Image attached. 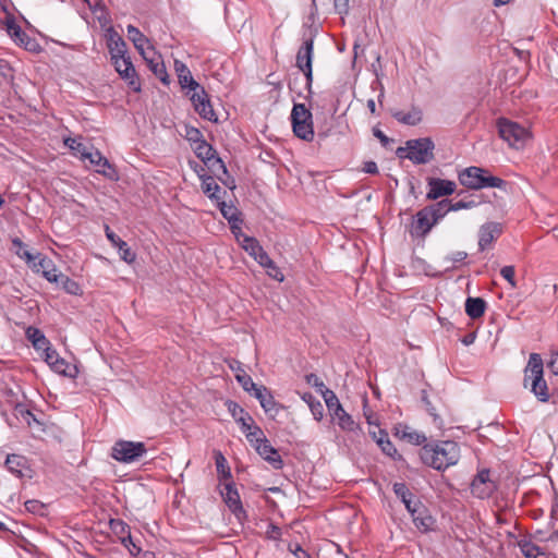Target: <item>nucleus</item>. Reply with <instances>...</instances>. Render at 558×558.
Returning <instances> with one entry per match:
<instances>
[{"label": "nucleus", "instance_id": "nucleus-7", "mask_svg": "<svg viewBox=\"0 0 558 558\" xmlns=\"http://www.w3.org/2000/svg\"><path fill=\"white\" fill-rule=\"evenodd\" d=\"M17 255L25 259L35 272L41 274L49 282H59L60 274L58 272L53 262L46 255H43L41 253L33 254L29 251L21 253L20 250L17 251Z\"/></svg>", "mask_w": 558, "mask_h": 558}, {"label": "nucleus", "instance_id": "nucleus-22", "mask_svg": "<svg viewBox=\"0 0 558 558\" xmlns=\"http://www.w3.org/2000/svg\"><path fill=\"white\" fill-rule=\"evenodd\" d=\"M204 165L226 186H228L231 190L235 187L234 180H229L228 169L222 159L217 154L214 155L210 159H208Z\"/></svg>", "mask_w": 558, "mask_h": 558}, {"label": "nucleus", "instance_id": "nucleus-53", "mask_svg": "<svg viewBox=\"0 0 558 558\" xmlns=\"http://www.w3.org/2000/svg\"><path fill=\"white\" fill-rule=\"evenodd\" d=\"M185 138L195 145L205 141L202 132L194 126H185Z\"/></svg>", "mask_w": 558, "mask_h": 558}, {"label": "nucleus", "instance_id": "nucleus-43", "mask_svg": "<svg viewBox=\"0 0 558 558\" xmlns=\"http://www.w3.org/2000/svg\"><path fill=\"white\" fill-rule=\"evenodd\" d=\"M518 545L525 558H537L538 555H544L542 548L531 541L522 539L518 543Z\"/></svg>", "mask_w": 558, "mask_h": 558}, {"label": "nucleus", "instance_id": "nucleus-4", "mask_svg": "<svg viewBox=\"0 0 558 558\" xmlns=\"http://www.w3.org/2000/svg\"><path fill=\"white\" fill-rule=\"evenodd\" d=\"M435 144L430 137L409 140L404 147H398L396 155L407 158L415 165H425L434 159Z\"/></svg>", "mask_w": 558, "mask_h": 558}, {"label": "nucleus", "instance_id": "nucleus-40", "mask_svg": "<svg viewBox=\"0 0 558 558\" xmlns=\"http://www.w3.org/2000/svg\"><path fill=\"white\" fill-rule=\"evenodd\" d=\"M302 400L307 403L310 410L316 421H320L324 415V408L319 400H317L311 392H304Z\"/></svg>", "mask_w": 558, "mask_h": 558}, {"label": "nucleus", "instance_id": "nucleus-45", "mask_svg": "<svg viewBox=\"0 0 558 558\" xmlns=\"http://www.w3.org/2000/svg\"><path fill=\"white\" fill-rule=\"evenodd\" d=\"M235 378H236L238 383L241 385V387L243 388V390H245L246 392H250L253 395L255 392V389L259 388V386H257L253 381L252 377L250 375H247L241 367H239V372L235 375Z\"/></svg>", "mask_w": 558, "mask_h": 558}, {"label": "nucleus", "instance_id": "nucleus-30", "mask_svg": "<svg viewBox=\"0 0 558 558\" xmlns=\"http://www.w3.org/2000/svg\"><path fill=\"white\" fill-rule=\"evenodd\" d=\"M313 48H314L313 37H308L307 39H305L303 45L300 47V49L296 53V63H295L300 70L312 66Z\"/></svg>", "mask_w": 558, "mask_h": 558}, {"label": "nucleus", "instance_id": "nucleus-19", "mask_svg": "<svg viewBox=\"0 0 558 558\" xmlns=\"http://www.w3.org/2000/svg\"><path fill=\"white\" fill-rule=\"evenodd\" d=\"M502 233V226L499 222H487L478 231V248L485 251Z\"/></svg>", "mask_w": 558, "mask_h": 558}, {"label": "nucleus", "instance_id": "nucleus-50", "mask_svg": "<svg viewBox=\"0 0 558 558\" xmlns=\"http://www.w3.org/2000/svg\"><path fill=\"white\" fill-rule=\"evenodd\" d=\"M65 144L69 146L70 149L75 150L77 154H80L82 159H86L92 150L80 142L76 138H68L65 140Z\"/></svg>", "mask_w": 558, "mask_h": 558}, {"label": "nucleus", "instance_id": "nucleus-54", "mask_svg": "<svg viewBox=\"0 0 558 558\" xmlns=\"http://www.w3.org/2000/svg\"><path fill=\"white\" fill-rule=\"evenodd\" d=\"M305 381L317 389L318 392H323L327 387L324 381L316 374H307L305 375Z\"/></svg>", "mask_w": 558, "mask_h": 558}, {"label": "nucleus", "instance_id": "nucleus-1", "mask_svg": "<svg viewBox=\"0 0 558 558\" xmlns=\"http://www.w3.org/2000/svg\"><path fill=\"white\" fill-rule=\"evenodd\" d=\"M422 462L437 471H444L458 463L460 447L452 440L427 442L420 449Z\"/></svg>", "mask_w": 558, "mask_h": 558}, {"label": "nucleus", "instance_id": "nucleus-15", "mask_svg": "<svg viewBox=\"0 0 558 558\" xmlns=\"http://www.w3.org/2000/svg\"><path fill=\"white\" fill-rule=\"evenodd\" d=\"M427 186L426 198L428 201L452 195L457 189L456 182L439 178H427Z\"/></svg>", "mask_w": 558, "mask_h": 558}, {"label": "nucleus", "instance_id": "nucleus-9", "mask_svg": "<svg viewBox=\"0 0 558 558\" xmlns=\"http://www.w3.org/2000/svg\"><path fill=\"white\" fill-rule=\"evenodd\" d=\"M146 452L144 442L118 440L112 447L111 457L122 463H133L140 461Z\"/></svg>", "mask_w": 558, "mask_h": 558}, {"label": "nucleus", "instance_id": "nucleus-18", "mask_svg": "<svg viewBox=\"0 0 558 558\" xmlns=\"http://www.w3.org/2000/svg\"><path fill=\"white\" fill-rule=\"evenodd\" d=\"M146 61L149 70L158 77L163 84L169 83V75L167 73L162 57L156 52L153 46L147 47V51L142 54Z\"/></svg>", "mask_w": 558, "mask_h": 558}, {"label": "nucleus", "instance_id": "nucleus-39", "mask_svg": "<svg viewBox=\"0 0 558 558\" xmlns=\"http://www.w3.org/2000/svg\"><path fill=\"white\" fill-rule=\"evenodd\" d=\"M247 441L256 449L257 446L262 445L267 438L264 435L263 429L255 424V422L250 423V429L243 432Z\"/></svg>", "mask_w": 558, "mask_h": 558}, {"label": "nucleus", "instance_id": "nucleus-56", "mask_svg": "<svg viewBox=\"0 0 558 558\" xmlns=\"http://www.w3.org/2000/svg\"><path fill=\"white\" fill-rule=\"evenodd\" d=\"M500 275L502 276L504 279H506L509 284L512 287V288H515L517 287V281H515V278H514V275H515V270H514V267L509 265V266H504L501 269H500Z\"/></svg>", "mask_w": 558, "mask_h": 558}, {"label": "nucleus", "instance_id": "nucleus-28", "mask_svg": "<svg viewBox=\"0 0 558 558\" xmlns=\"http://www.w3.org/2000/svg\"><path fill=\"white\" fill-rule=\"evenodd\" d=\"M228 411L231 416L235 420L238 424H240L242 432H246L250 429V423H253L254 420L242 407H240L236 402L232 400H228L226 402Z\"/></svg>", "mask_w": 558, "mask_h": 558}, {"label": "nucleus", "instance_id": "nucleus-25", "mask_svg": "<svg viewBox=\"0 0 558 558\" xmlns=\"http://www.w3.org/2000/svg\"><path fill=\"white\" fill-rule=\"evenodd\" d=\"M391 116L401 124L415 126L423 120V111L416 106H412L408 112L402 110H391Z\"/></svg>", "mask_w": 558, "mask_h": 558}, {"label": "nucleus", "instance_id": "nucleus-11", "mask_svg": "<svg viewBox=\"0 0 558 558\" xmlns=\"http://www.w3.org/2000/svg\"><path fill=\"white\" fill-rule=\"evenodd\" d=\"M220 494L223 502L239 521L247 519V514L243 508L240 494L232 481L225 484Z\"/></svg>", "mask_w": 558, "mask_h": 558}, {"label": "nucleus", "instance_id": "nucleus-23", "mask_svg": "<svg viewBox=\"0 0 558 558\" xmlns=\"http://www.w3.org/2000/svg\"><path fill=\"white\" fill-rule=\"evenodd\" d=\"M105 231L110 243L119 250L121 259L128 264H132L136 258V254L130 248L128 243L120 239L108 226H106Z\"/></svg>", "mask_w": 558, "mask_h": 558}, {"label": "nucleus", "instance_id": "nucleus-36", "mask_svg": "<svg viewBox=\"0 0 558 558\" xmlns=\"http://www.w3.org/2000/svg\"><path fill=\"white\" fill-rule=\"evenodd\" d=\"M439 202V205L441 207V211L444 214V217L450 213V211H458V210H461V209H470V208H473L477 205V203L473 199L471 201H464V199H461L459 202H456V203H452L451 201L449 199H441V201H438Z\"/></svg>", "mask_w": 558, "mask_h": 558}, {"label": "nucleus", "instance_id": "nucleus-49", "mask_svg": "<svg viewBox=\"0 0 558 558\" xmlns=\"http://www.w3.org/2000/svg\"><path fill=\"white\" fill-rule=\"evenodd\" d=\"M322 396H323L325 403L330 412L335 413L342 409V405L339 402L338 397L336 396V393L332 390L327 388L322 392Z\"/></svg>", "mask_w": 558, "mask_h": 558}, {"label": "nucleus", "instance_id": "nucleus-63", "mask_svg": "<svg viewBox=\"0 0 558 558\" xmlns=\"http://www.w3.org/2000/svg\"><path fill=\"white\" fill-rule=\"evenodd\" d=\"M373 135L378 138L383 146H387L391 141L381 130L378 128L373 129Z\"/></svg>", "mask_w": 558, "mask_h": 558}, {"label": "nucleus", "instance_id": "nucleus-35", "mask_svg": "<svg viewBox=\"0 0 558 558\" xmlns=\"http://www.w3.org/2000/svg\"><path fill=\"white\" fill-rule=\"evenodd\" d=\"M25 335L36 350L47 349V345L50 344L44 332L36 327H28Z\"/></svg>", "mask_w": 558, "mask_h": 558}, {"label": "nucleus", "instance_id": "nucleus-24", "mask_svg": "<svg viewBox=\"0 0 558 558\" xmlns=\"http://www.w3.org/2000/svg\"><path fill=\"white\" fill-rule=\"evenodd\" d=\"M257 453L267 461L275 470H280L283 466V461L278 453L277 449L271 446L268 439L255 449Z\"/></svg>", "mask_w": 558, "mask_h": 558}, {"label": "nucleus", "instance_id": "nucleus-31", "mask_svg": "<svg viewBox=\"0 0 558 558\" xmlns=\"http://www.w3.org/2000/svg\"><path fill=\"white\" fill-rule=\"evenodd\" d=\"M4 395L7 403L14 410L15 416H22L28 423L29 418H34V414L19 400L17 395L12 389H7Z\"/></svg>", "mask_w": 558, "mask_h": 558}, {"label": "nucleus", "instance_id": "nucleus-57", "mask_svg": "<svg viewBox=\"0 0 558 558\" xmlns=\"http://www.w3.org/2000/svg\"><path fill=\"white\" fill-rule=\"evenodd\" d=\"M426 411L429 413V415L433 417V422L435 426L438 429H442L445 427L444 420L436 413L435 407L432 404L430 401H426Z\"/></svg>", "mask_w": 558, "mask_h": 558}, {"label": "nucleus", "instance_id": "nucleus-37", "mask_svg": "<svg viewBox=\"0 0 558 558\" xmlns=\"http://www.w3.org/2000/svg\"><path fill=\"white\" fill-rule=\"evenodd\" d=\"M217 206L222 215V217L225 219L228 220V222L231 225L233 222H242L241 218H240V211L238 210V208L233 205H228L225 201H223V197L220 198L218 202H217Z\"/></svg>", "mask_w": 558, "mask_h": 558}, {"label": "nucleus", "instance_id": "nucleus-52", "mask_svg": "<svg viewBox=\"0 0 558 558\" xmlns=\"http://www.w3.org/2000/svg\"><path fill=\"white\" fill-rule=\"evenodd\" d=\"M24 506L25 509L33 514L44 515L46 512V506L36 499L25 501Z\"/></svg>", "mask_w": 558, "mask_h": 558}, {"label": "nucleus", "instance_id": "nucleus-58", "mask_svg": "<svg viewBox=\"0 0 558 558\" xmlns=\"http://www.w3.org/2000/svg\"><path fill=\"white\" fill-rule=\"evenodd\" d=\"M381 450L385 454H387L388 457H390L395 460L401 459V456L398 453L397 449L395 448V446L392 445L390 439H385V445L383 446Z\"/></svg>", "mask_w": 558, "mask_h": 558}, {"label": "nucleus", "instance_id": "nucleus-60", "mask_svg": "<svg viewBox=\"0 0 558 558\" xmlns=\"http://www.w3.org/2000/svg\"><path fill=\"white\" fill-rule=\"evenodd\" d=\"M43 351L45 352V361L50 365L52 366L54 361L59 359V355L58 353L56 352V350L51 349L50 348V344L47 345V349H43Z\"/></svg>", "mask_w": 558, "mask_h": 558}, {"label": "nucleus", "instance_id": "nucleus-48", "mask_svg": "<svg viewBox=\"0 0 558 558\" xmlns=\"http://www.w3.org/2000/svg\"><path fill=\"white\" fill-rule=\"evenodd\" d=\"M240 245L252 257H254L263 247L255 238L250 235H243V240Z\"/></svg>", "mask_w": 558, "mask_h": 558}, {"label": "nucleus", "instance_id": "nucleus-21", "mask_svg": "<svg viewBox=\"0 0 558 558\" xmlns=\"http://www.w3.org/2000/svg\"><path fill=\"white\" fill-rule=\"evenodd\" d=\"M86 159L96 167V171L101 175L110 180H118V172L116 168L99 150L96 149L95 151H90Z\"/></svg>", "mask_w": 558, "mask_h": 558}, {"label": "nucleus", "instance_id": "nucleus-14", "mask_svg": "<svg viewBox=\"0 0 558 558\" xmlns=\"http://www.w3.org/2000/svg\"><path fill=\"white\" fill-rule=\"evenodd\" d=\"M410 513L415 527L422 533H427L435 530V518L429 513L428 509L420 500L414 502L413 510H411Z\"/></svg>", "mask_w": 558, "mask_h": 558}, {"label": "nucleus", "instance_id": "nucleus-3", "mask_svg": "<svg viewBox=\"0 0 558 558\" xmlns=\"http://www.w3.org/2000/svg\"><path fill=\"white\" fill-rule=\"evenodd\" d=\"M458 179L463 186L471 190L497 187L505 191L508 186V182L504 179L494 177L488 170L475 166L463 169Z\"/></svg>", "mask_w": 558, "mask_h": 558}, {"label": "nucleus", "instance_id": "nucleus-10", "mask_svg": "<svg viewBox=\"0 0 558 558\" xmlns=\"http://www.w3.org/2000/svg\"><path fill=\"white\" fill-rule=\"evenodd\" d=\"M111 62L114 65L116 71L119 73L121 78L126 82L129 87L134 92H141V82L131 58L124 54L121 58H111Z\"/></svg>", "mask_w": 558, "mask_h": 558}, {"label": "nucleus", "instance_id": "nucleus-42", "mask_svg": "<svg viewBox=\"0 0 558 558\" xmlns=\"http://www.w3.org/2000/svg\"><path fill=\"white\" fill-rule=\"evenodd\" d=\"M217 472L221 480H231L232 474L228 465L227 459L221 451H215L214 453Z\"/></svg>", "mask_w": 558, "mask_h": 558}, {"label": "nucleus", "instance_id": "nucleus-2", "mask_svg": "<svg viewBox=\"0 0 558 558\" xmlns=\"http://www.w3.org/2000/svg\"><path fill=\"white\" fill-rule=\"evenodd\" d=\"M524 388H530L535 398L543 403L550 399V392L544 379V363L538 353H531L527 365L524 368Z\"/></svg>", "mask_w": 558, "mask_h": 558}, {"label": "nucleus", "instance_id": "nucleus-13", "mask_svg": "<svg viewBox=\"0 0 558 558\" xmlns=\"http://www.w3.org/2000/svg\"><path fill=\"white\" fill-rule=\"evenodd\" d=\"M496 489V484L490 480L488 469L481 470L471 483L472 494L481 499L488 498Z\"/></svg>", "mask_w": 558, "mask_h": 558}, {"label": "nucleus", "instance_id": "nucleus-51", "mask_svg": "<svg viewBox=\"0 0 558 558\" xmlns=\"http://www.w3.org/2000/svg\"><path fill=\"white\" fill-rule=\"evenodd\" d=\"M58 283H60L68 293L77 294L80 291L78 283L63 274H60Z\"/></svg>", "mask_w": 558, "mask_h": 558}, {"label": "nucleus", "instance_id": "nucleus-12", "mask_svg": "<svg viewBox=\"0 0 558 558\" xmlns=\"http://www.w3.org/2000/svg\"><path fill=\"white\" fill-rule=\"evenodd\" d=\"M191 101L195 111L205 120L217 122V114L210 104L207 93L204 87H199L191 95Z\"/></svg>", "mask_w": 558, "mask_h": 558}, {"label": "nucleus", "instance_id": "nucleus-41", "mask_svg": "<svg viewBox=\"0 0 558 558\" xmlns=\"http://www.w3.org/2000/svg\"><path fill=\"white\" fill-rule=\"evenodd\" d=\"M335 417L338 420V425L341 429L348 430V432H354L357 429L359 425L354 422L352 416L348 414L344 409L337 411L333 413Z\"/></svg>", "mask_w": 558, "mask_h": 558}, {"label": "nucleus", "instance_id": "nucleus-5", "mask_svg": "<svg viewBox=\"0 0 558 558\" xmlns=\"http://www.w3.org/2000/svg\"><path fill=\"white\" fill-rule=\"evenodd\" d=\"M442 218L444 214L439 202L423 207L413 218L410 230L411 235L424 239Z\"/></svg>", "mask_w": 558, "mask_h": 558}, {"label": "nucleus", "instance_id": "nucleus-55", "mask_svg": "<svg viewBox=\"0 0 558 558\" xmlns=\"http://www.w3.org/2000/svg\"><path fill=\"white\" fill-rule=\"evenodd\" d=\"M266 269V272L269 277H271L272 279L281 282L284 280V276L282 274V271L280 270V268L275 264L274 260H271L270 265H267L266 267H264Z\"/></svg>", "mask_w": 558, "mask_h": 558}, {"label": "nucleus", "instance_id": "nucleus-64", "mask_svg": "<svg viewBox=\"0 0 558 558\" xmlns=\"http://www.w3.org/2000/svg\"><path fill=\"white\" fill-rule=\"evenodd\" d=\"M240 222H233L230 225V229H231V232L232 234L235 236L236 241L239 243L242 242L243 240V235H245L242 230H241V227L239 226Z\"/></svg>", "mask_w": 558, "mask_h": 558}, {"label": "nucleus", "instance_id": "nucleus-61", "mask_svg": "<svg viewBox=\"0 0 558 558\" xmlns=\"http://www.w3.org/2000/svg\"><path fill=\"white\" fill-rule=\"evenodd\" d=\"M68 366V363L63 359L59 357L54 361L51 367L54 372L65 375Z\"/></svg>", "mask_w": 558, "mask_h": 558}, {"label": "nucleus", "instance_id": "nucleus-16", "mask_svg": "<svg viewBox=\"0 0 558 558\" xmlns=\"http://www.w3.org/2000/svg\"><path fill=\"white\" fill-rule=\"evenodd\" d=\"M253 396L259 401L265 413L271 418H275L284 409L281 403L275 400L271 391L266 386H259L258 389H255Z\"/></svg>", "mask_w": 558, "mask_h": 558}, {"label": "nucleus", "instance_id": "nucleus-62", "mask_svg": "<svg viewBox=\"0 0 558 558\" xmlns=\"http://www.w3.org/2000/svg\"><path fill=\"white\" fill-rule=\"evenodd\" d=\"M547 367L554 375H558V352L551 353Z\"/></svg>", "mask_w": 558, "mask_h": 558}, {"label": "nucleus", "instance_id": "nucleus-44", "mask_svg": "<svg viewBox=\"0 0 558 558\" xmlns=\"http://www.w3.org/2000/svg\"><path fill=\"white\" fill-rule=\"evenodd\" d=\"M194 153L205 163L208 159L216 155L217 151L210 144H208L206 141H203L195 145Z\"/></svg>", "mask_w": 558, "mask_h": 558}, {"label": "nucleus", "instance_id": "nucleus-29", "mask_svg": "<svg viewBox=\"0 0 558 558\" xmlns=\"http://www.w3.org/2000/svg\"><path fill=\"white\" fill-rule=\"evenodd\" d=\"M174 70L178 74L179 83L182 88H189L194 92L202 87L192 76L191 71L182 61H174Z\"/></svg>", "mask_w": 558, "mask_h": 558}, {"label": "nucleus", "instance_id": "nucleus-46", "mask_svg": "<svg viewBox=\"0 0 558 558\" xmlns=\"http://www.w3.org/2000/svg\"><path fill=\"white\" fill-rule=\"evenodd\" d=\"M109 527L111 532L118 536L119 541L121 537L126 536L129 533H131V527L128 523H125L121 519H110L109 521Z\"/></svg>", "mask_w": 558, "mask_h": 558}, {"label": "nucleus", "instance_id": "nucleus-8", "mask_svg": "<svg viewBox=\"0 0 558 558\" xmlns=\"http://www.w3.org/2000/svg\"><path fill=\"white\" fill-rule=\"evenodd\" d=\"M497 129L499 136L507 142L510 147L514 148L522 147L530 136L529 131L524 126L507 118L497 119Z\"/></svg>", "mask_w": 558, "mask_h": 558}, {"label": "nucleus", "instance_id": "nucleus-20", "mask_svg": "<svg viewBox=\"0 0 558 558\" xmlns=\"http://www.w3.org/2000/svg\"><path fill=\"white\" fill-rule=\"evenodd\" d=\"M4 465L16 477H31L32 470L28 465V460L22 454H8Z\"/></svg>", "mask_w": 558, "mask_h": 558}, {"label": "nucleus", "instance_id": "nucleus-38", "mask_svg": "<svg viewBox=\"0 0 558 558\" xmlns=\"http://www.w3.org/2000/svg\"><path fill=\"white\" fill-rule=\"evenodd\" d=\"M393 492L398 498L404 504L407 510L411 512L413 510L414 502L412 500L413 494L410 492L408 486L404 483H395Z\"/></svg>", "mask_w": 558, "mask_h": 558}, {"label": "nucleus", "instance_id": "nucleus-47", "mask_svg": "<svg viewBox=\"0 0 558 558\" xmlns=\"http://www.w3.org/2000/svg\"><path fill=\"white\" fill-rule=\"evenodd\" d=\"M468 258V253L464 251H457L451 253L450 255H447L444 258L445 263H451L450 266H446L444 271H451L454 270L458 267V264L463 263Z\"/></svg>", "mask_w": 558, "mask_h": 558}, {"label": "nucleus", "instance_id": "nucleus-33", "mask_svg": "<svg viewBox=\"0 0 558 558\" xmlns=\"http://www.w3.org/2000/svg\"><path fill=\"white\" fill-rule=\"evenodd\" d=\"M486 301L482 298L469 296L465 300V313L472 319L482 317L486 310Z\"/></svg>", "mask_w": 558, "mask_h": 558}, {"label": "nucleus", "instance_id": "nucleus-32", "mask_svg": "<svg viewBox=\"0 0 558 558\" xmlns=\"http://www.w3.org/2000/svg\"><path fill=\"white\" fill-rule=\"evenodd\" d=\"M199 178L202 180V190L204 194H206L210 199L216 202L222 198L221 189L216 183L213 175L199 174ZM222 194L225 195L226 192L223 191Z\"/></svg>", "mask_w": 558, "mask_h": 558}, {"label": "nucleus", "instance_id": "nucleus-27", "mask_svg": "<svg viewBox=\"0 0 558 558\" xmlns=\"http://www.w3.org/2000/svg\"><path fill=\"white\" fill-rule=\"evenodd\" d=\"M107 46L111 58L126 54V43L112 27L107 31Z\"/></svg>", "mask_w": 558, "mask_h": 558}, {"label": "nucleus", "instance_id": "nucleus-34", "mask_svg": "<svg viewBox=\"0 0 558 558\" xmlns=\"http://www.w3.org/2000/svg\"><path fill=\"white\" fill-rule=\"evenodd\" d=\"M128 37L141 54H144L147 51V47L150 46L147 37L133 25L128 26Z\"/></svg>", "mask_w": 558, "mask_h": 558}, {"label": "nucleus", "instance_id": "nucleus-6", "mask_svg": "<svg viewBox=\"0 0 558 558\" xmlns=\"http://www.w3.org/2000/svg\"><path fill=\"white\" fill-rule=\"evenodd\" d=\"M293 133L296 137L312 142L314 138L313 116L304 104H294L291 111Z\"/></svg>", "mask_w": 558, "mask_h": 558}, {"label": "nucleus", "instance_id": "nucleus-17", "mask_svg": "<svg viewBox=\"0 0 558 558\" xmlns=\"http://www.w3.org/2000/svg\"><path fill=\"white\" fill-rule=\"evenodd\" d=\"M7 32L13 38V40L20 46L24 47L28 51H37L39 48L38 43L31 38L20 25L16 24L14 19H8L7 23Z\"/></svg>", "mask_w": 558, "mask_h": 558}, {"label": "nucleus", "instance_id": "nucleus-59", "mask_svg": "<svg viewBox=\"0 0 558 558\" xmlns=\"http://www.w3.org/2000/svg\"><path fill=\"white\" fill-rule=\"evenodd\" d=\"M262 267H266L270 265L271 258L267 254V252L262 247V250L253 257Z\"/></svg>", "mask_w": 558, "mask_h": 558}, {"label": "nucleus", "instance_id": "nucleus-26", "mask_svg": "<svg viewBox=\"0 0 558 558\" xmlns=\"http://www.w3.org/2000/svg\"><path fill=\"white\" fill-rule=\"evenodd\" d=\"M395 436L416 446L425 444L427 439L423 433H420L404 424H398L395 427Z\"/></svg>", "mask_w": 558, "mask_h": 558}]
</instances>
